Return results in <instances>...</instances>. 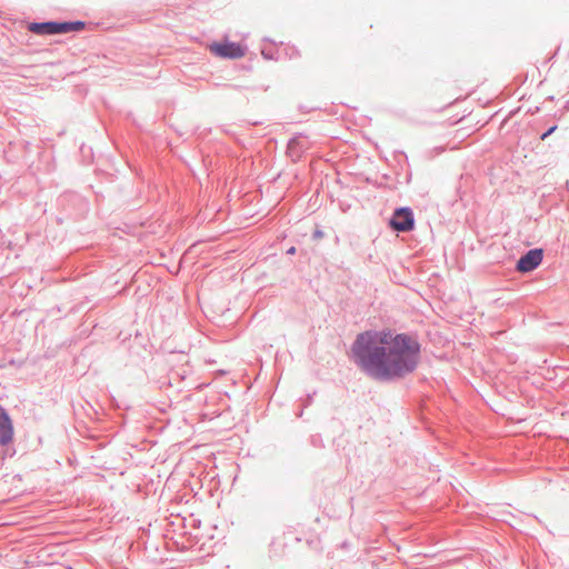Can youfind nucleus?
<instances>
[{
    "instance_id": "2",
    "label": "nucleus",
    "mask_w": 569,
    "mask_h": 569,
    "mask_svg": "<svg viewBox=\"0 0 569 569\" xmlns=\"http://www.w3.org/2000/svg\"><path fill=\"white\" fill-rule=\"evenodd\" d=\"M416 220L410 207L396 208L389 219V227L398 232L406 233L415 229Z\"/></svg>"
},
{
    "instance_id": "8",
    "label": "nucleus",
    "mask_w": 569,
    "mask_h": 569,
    "mask_svg": "<svg viewBox=\"0 0 569 569\" xmlns=\"http://www.w3.org/2000/svg\"><path fill=\"white\" fill-rule=\"evenodd\" d=\"M86 27V22L81 20L76 21H64V33L79 32L83 30Z\"/></svg>"
},
{
    "instance_id": "9",
    "label": "nucleus",
    "mask_w": 569,
    "mask_h": 569,
    "mask_svg": "<svg viewBox=\"0 0 569 569\" xmlns=\"http://www.w3.org/2000/svg\"><path fill=\"white\" fill-rule=\"evenodd\" d=\"M557 130V126H552L550 127L549 129H547L541 136H540V139L541 140H546L549 136H551L555 131Z\"/></svg>"
},
{
    "instance_id": "14",
    "label": "nucleus",
    "mask_w": 569,
    "mask_h": 569,
    "mask_svg": "<svg viewBox=\"0 0 569 569\" xmlns=\"http://www.w3.org/2000/svg\"><path fill=\"white\" fill-rule=\"evenodd\" d=\"M112 403L117 407V408H120V406L117 403L116 401V398H112Z\"/></svg>"
},
{
    "instance_id": "7",
    "label": "nucleus",
    "mask_w": 569,
    "mask_h": 569,
    "mask_svg": "<svg viewBox=\"0 0 569 569\" xmlns=\"http://www.w3.org/2000/svg\"><path fill=\"white\" fill-rule=\"evenodd\" d=\"M305 137L301 133L293 136L287 144V154L292 161H298L307 150Z\"/></svg>"
},
{
    "instance_id": "6",
    "label": "nucleus",
    "mask_w": 569,
    "mask_h": 569,
    "mask_svg": "<svg viewBox=\"0 0 569 569\" xmlns=\"http://www.w3.org/2000/svg\"><path fill=\"white\" fill-rule=\"evenodd\" d=\"M13 438L12 420L4 407L0 405V445L7 446Z\"/></svg>"
},
{
    "instance_id": "13",
    "label": "nucleus",
    "mask_w": 569,
    "mask_h": 569,
    "mask_svg": "<svg viewBox=\"0 0 569 569\" xmlns=\"http://www.w3.org/2000/svg\"><path fill=\"white\" fill-rule=\"evenodd\" d=\"M311 401H312V396H311V395H308V396H307V399H306V402H305V405H303V407L309 406V405L311 403Z\"/></svg>"
},
{
    "instance_id": "12",
    "label": "nucleus",
    "mask_w": 569,
    "mask_h": 569,
    "mask_svg": "<svg viewBox=\"0 0 569 569\" xmlns=\"http://www.w3.org/2000/svg\"><path fill=\"white\" fill-rule=\"evenodd\" d=\"M296 252H297V249H296V247H293V246H292V247H290V248L286 251V253H287V254H295Z\"/></svg>"
},
{
    "instance_id": "1",
    "label": "nucleus",
    "mask_w": 569,
    "mask_h": 569,
    "mask_svg": "<svg viewBox=\"0 0 569 569\" xmlns=\"http://www.w3.org/2000/svg\"><path fill=\"white\" fill-rule=\"evenodd\" d=\"M421 350L416 335L370 329L356 336L349 358L368 378L379 382H398L416 372L421 361Z\"/></svg>"
},
{
    "instance_id": "3",
    "label": "nucleus",
    "mask_w": 569,
    "mask_h": 569,
    "mask_svg": "<svg viewBox=\"0 0 569 569\" xmlns=\"http://www.w3.org/2000/svg\"><path fill=\"white\" fill-rule=\"evenodd\" d=\"M543 260V249L533 248L525 252L516 262V270L528 273L536 270Z\"/></svg>"
},
{
    "instance_id": "5",
    "label": "nucleus",
    "mask_w": 569,
    "mask_h": 569,
    "mask_svg": "<svg viewBox=\"0 0 569 569\" xmlns=\"http://www.w3.org/2000/svg\"><path fill=\"white\" fill-rule=\"evenodd\" d=\"M28 31L38 36H53V34H66L64 33V21H42V22H29L27 27Z\"/></svg>"
},
{
    "instance_id": "10",
    "label": "nucleus",
    "mask_w": 569,
    "mask_h": 569,
    "mask_svg": "<svg viewBox=\"0 0 569 569\" xmlns=\"http://www.w3.org/2000/svg\"><path fill=\"white\" fill-rule=\"evenodd\" d=\"M325 237V232L320 229H316L312 233V239L318 240Z\"/></svg>"
},
{
    "instance_id": "4",
    "label": "nucleus",
    "mask_w": 569,
    "mask_h": 569,
    "mask_svg": "<svg viewBox=\"0 0 569 569\" xmlns=\"http://www.w3.org/2000/svg\"><path fill=\"white\" fill-rule=\"evenodd\" d=\"M210 50L214 56L228 59H238L246 53V49L240 43L228 40L213 42L210 46Z\"/></svg>"
},
{
    "instance_id": "11",
    "label": "nucleus",
    "mask_w": 569,
    "mask_h": 569,
    "mask_svg": "<svg viewBox=\"0 0 569 569\" xmlns=\"http://www.w3.org/2000/svg\"><path fill=\"white\" fill-rule=\"evenodd\" d=\"M261 53L268 60L273 59V54L271 52L267 51V50H262Z\"/></svg>"
},
{
    "instance_id": "15",
    "label": "nucleus",
    "mask_w": 569,
    "mask_h": 569,
    "mask_svg": "<svg viewBox=\"0 0 569 569\" xmlns=\"http://www.w3.org/2000/svg\"><path fill=\"white\" fill-rule=\"evenodd\" d=\"M298 417H301L302 416V410L298 411Z\"/></svg>"
}]
</instances>
